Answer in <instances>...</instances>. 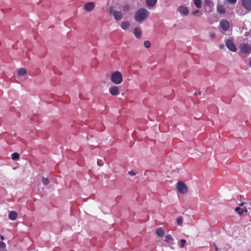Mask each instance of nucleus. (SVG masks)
Returning a JSON list of instances; mask_svg holds the SVG:
<instances>
[{
  "label": "nucleus",
  "mask_w": 251,
  "mask_h": 251,
  "mask_svg": "<svg viewBox=\"0 0 251 251\" xmlns=\"http://www.w3.org/2000/svg\"><path fill=\"white\" fill-rule=\"evenodd\" d=\"M149 15V12L145 8L139 9L135 14L134 19L135 21L138 23H142L146 19Z\"/></svg>",
  "instance_id": "obj_1"
},
{
  "label": "nucleus",
  "mask_w": 251,
  "mask_h": 251,
  "mask_svg": "<svg viewBox=\"0 0 251 251\" xmlns=\"http://www.w3.org/2000/svg\"><path fill=\"white\" fill-rule=\"evenodd\" d=\"M110 80L112 82L116 85L121 84L123 81L122 74L119 71H116L110 75Z\"/></svg>",
  "instance_id": "obj_2"
},
{
  "label": "nucleus",
  "mask_w": 251,
  "mask_h": 251,
  "mask_svg": "<svg viewBox=\"0 0 251 251\" xmlns=\"http://www.w3.org/2000/svg\"><path fill=\"white\" fill-rule=\"evenodd\" d=\"M239 50L241 53L249 54L251 53V46L248 43H242L239 46Z\"/></svg>",
  "instance_id": "obj_3"
},
{
  "label": "nucleus",
  "mask_w": 251,
  "mask_h": 251,
  "mask_svg": "<svg viewBox=\"0 0 251 251\" xmlns=\"http://www.w3.org/2000/svg\"><path fill=\"white\" fill-rule=\"evenodd\" d=\"M95 7V4L94 2H89L85 3L83 6L84 10L86 12H91Z\"/></svg>",
  "instance_id": "obj_4"
},
{
  "label": "nucleus",
  "mask_w": 251,
  "mask_h": 251,
  "mask_svg": "<svg viewBox=\"0 0 251 251\" xmlns=\"http://www.w3.org/2000/svg\"><path fill=\"white\" fill-rule=\"evenodd\" d=\"M221 28L224 31H227L229 28V23L226 20H222L220 23Z\"/></svg>",
  "instance_id": "obj_5"
},
{
  "label": "nucleus",
  "mask_w": 251,
  "mask_h": 251,
  "mask_svg": "<svg viewBox=\"0 0 251 251\" xmlns=\"http://www.w3.org/2000/svg\"><path fill=\"white\" fill-rule=\"evenodd\" d=\"M227 48L232 51L235 52L237 49L233 41L231 40H228L226 43Z\"/></svg>",
  "instance_id": "obj_6"
},
{
  "label": "nucleus",
  "mask_w": 251,
  "mask_h": 251,
  "mask_svg": "<svg viewBox=\"0 0 251 251\" xmlns=\"http://www.w3.org/2000/svg\"><path fill=\"white\" fill-rule=\"evenodd\" d=\"M109 91L112 96H117L119 94V89L117 86H113L109 88Z\"/></svg>",
  "instance_id": "obj_7"
},
{
  "label": "nucleus",
  "mask_w": 251,
  "mask_h": 251,
  "mask_svg": "<svg viewBox=\"0 0 251 251\" xmlns=\"http://www.w3.org/2000/svg\"><path fill=\"white\" fill-rule=\"evenodd\" d=\"M243 7L248 10H251V0H242Z\"/></svg>",
  "instance_id": "obj_8"
},
{
  "label": "nucleus",
  "mask_w": 251,
  "mask_h": 251,
  "mask_svg": "<svg viewBox=\"0 0 251 251\" xmlns=\"http://www.w3.org/2000/svg\"><path fill=\"white\" fill-rule=\"evenodd\" d=\"M155 233L159 237H163L165 235V232L163 227H160L156 229Z\"/></svg>",
  "instance_id": "obj_9"
},
{
  "label": "nucleus",
  "mask_w": 251,
  "mask_h": 251,
  "mask_svg": "<svg viewBox=\"0 0 251 251\" xmlns=\"http://www.w3.org/2000/svg\"><path fill=\"white\" fill-rule=\"evenodd\" d=\"M179 13L182 15H187L188 14V10L185 6H181L179 8Z\"/></svg>",
  "instance_id": "obj_10"
},
{
  "label": "nucleus",
  "mask_w": 251,
  "mask_h": 251,
  "mask_svg": "<svg viewBox=\"0 0 251 251\" xmlns=\"http://www.w3.org/2000/svg\"><path fill=\"white\" fill-rule=\"evenodd\" d=\"M17 216H18V214L16 211H11L9 212V213L8 214V218L11 220L14 221L16 219Z\"/></svg>",
  "instance_id": "obj_11"
},
{
  "label": "nucleus",
  "mask_w": 251,
  "mask_h": 251,
  "mask_svg": "<svg viewBox=\"0 0 251 251\" xmlns=\"http://www.w3.org/2000/svg\"><path fill=\"white\" fill-rule=\"evenodd\" d=\"M114 17L116 20L120 21L122 19L123 15L120 11H116L114 12Z\"/></svg>",
  "instance_id": "obj_12"
},
{
  "label": "nucleus",
  "mask_w": 251,
  "mask_h": 251,
  "mask_svg": "<svg viewBox=\"0 0 251 251\" xmlns=\"http://www.w3.org/2000/svg\"><path fill=\"white\" fill-rule=\"evenodd\" d=\"M133 32H134L135 36L137 38H141L142 31L140 28H139L138 27L134 28V29L133 30Z\"/></svg>",
  "instance_id": "obj_13"
},
{
  "label": "nucleus",
  "mask_w": 251,
  "mask_h": 251,
  "mask_svg": "<svg viewBox=\"0 0 251 251\" xmlns=\"http://www.w3.org/2000/svg\"><path fill=\"white\" fill-rule=\"evenodd\" d=\"M218 12L224 14L226 12L225 8L223 5H218L217 7Z\"/></svg>",
  "instance_id": "obj_14"
},
{
  "label": "nucleus",
  "mask_w": 251,
  "mask_h": 251,
  "mask_svg": "<svg viewBox=\"0 0 251 251\" xmlns=\"http://www.w3.org/2000/svg\"><path fill=\"white\" fill-rule=\"evenodd\" d=\"M176 187V188H187V186L184 182L181 181L177 182Z\"/></svg>",
  "instance_id": "obj_15"
},
{
  "label": "nucleus",
  "mask_w": 251,
  "mask_h": 251,
  "mask_svg": "<svg viewBox=\"0 0 251 251\" xmlns=\"http://www.w3.org/2000/svg\"><path fill=\"white\" fill-rule=\"evenodd\" d=\"M157 2V0H146V4L150 7L154 6Z\"/></svg>",
  "instance_id": "obj_16"
},
{
  "label": "nucleus",
  "mask_w": 251,
  "mask_h": 251,
  "mask_svg": "<svg viewBox=\"0 0 251 251\" xmlns=\"http://www.w3.org/2000/svg\"><path fill=\"white\" fill-rule=\"evenodd\" d=\"M26 70L24 68H20L17 71V74L20 76L24 75L26 74Z\"/></svg>",
  "instance_id": "obj_17"
},
{
  "label": "nucleus",
  "mask_w": 251,
  "mask_h": 251,
  "mask_svg": "<svg viewBox=\"0 0 251 251\" xmlns=\"http://www.w3.org/2000/svg\"><path fill=\"white\" fill-rule=\"evenodd\" d=\"M129 23L128 21L123 22L121 25V27L122 29H126L129 26Z\"/></svg>",
  "instance_id": "obj_18"
},
{
  "label": "nucleus",
  "mask_w": 251,
  "mask_h": 251,
  "mask_svg": "<svg viewBox=\"0 0 251 251\" xmlns=\"http://www.w3.org/2000/svg\"><path fill=\"white\" fill-rule=\"evenodd\" d=\"M173 238L170 234L167 235L165 236L164 241L166 242H169L173 241Z\"/></svg>",
  "instance_id": "obj_19"
},
{
  "label": "nucleus",
  "mask_w": 251,
  "mask_h": 251,
  "mask_svg": "<svg viewBox=\"0 0 251 251\" xmlns=\"http://www.w3.org/2000/svg\"><path fill=\"white\" fill-rule=\"evenodd\" d=\"M42 183L44 185H47L49 184L50 180L48 177L43 176L41 179Z\"/></svg>",
  "instance_id": "obj_20"
},
{
  "label": "nucleus",
  "mask_w": 251,
  "mask_h": 251,
  "mask_svg": "<svg viewBox=\"0 0 251 251\" xmlns=\"http://www.w3.org/2000/svg\"><path fill=\"white\" fill-rule=\"evenodd\" d=\"M194 3L195 6L198 8H201V0H194Z\"/></svg>",
  "instance_id": "obj_21"
},
{
  "label": "nucleus",
  "mask_w": 251,
  "mask_h": 251,
  "mask_svg": "<svg viewBox=\"0 0 251 251\" xmlns=\"http://www.w3.org/2000/svg\"><path fill=\"white\" fill-rule=\"evenodd\" d=\"M11 158L14 160H19L20 158V155L17 152H14L12 154Z\"/></svg>",
  "instance_id": "obj_22"
},
{
  "label": "nucleus",
  "mask_w": 251,
  "mask_h": 251,
  "mask_svg": "<svg viewBox=\"0 0 251 251\" xmlns=\"http://www.w3.org/2000/svg\"><path fill=\"white\" fill-rule=\"evenodd\" d=\"M123 9L124 12H128L130 9V6L129 4H126L123 7Z\"/></svg>",
  "instance_id": "obj_23"
},
{
  "label": "nucleus",
  "mask_w": 251,
  "mask_h": 251,
  "mask_svg": "<svg viewBox=\"0 0 251 251\" xmlns=\"http://www.w3.org/2000/svg\"><path fill=\"white\" fill-rule=\"evenodd\" d=\"M177 193L178 195H184L187 192L188 189H177Z\"/></svg>",
  "instance_id": "obj_24"
},
{
  "label": "nucleus",
  "mask_w": 251,
  "mask_h": 251,
  "mask_svg": "<svg viewBox=\"0 0 251 251\" xmlns=\"http://www.w3.org/2000/svg\"><path fill=\"white\" fill-rule=\"evenodd\" d=\"M235 211L238 213L239 215H242L244 213V209L239 207H236L235 208Z\"/></svg>",
  "instance_id": "obj_25"
},
{
  "label": "nucleus",
  "mask_w": 251,
  "mask_h": 251,
  "mask_svg": "<svg viewBox=\"0 0 251 251\" xmlns=\"http://www.w3.org/2000/svg\"><path fill=\"white\" fill-rule=\"evenodd\" d=\"M183 219L181 217H179L176 219V223L178 225H181L182 224Z\"/></svg>",
  "instance_id": "obj_26"
},
{
  "label": "nucleus",
  "mask_w": 251,
  "mask_h": 251,
  "mask_svg": "<svg viewBox=\"0 0 251 251\" xmlns=\"http://www.w3.org/2000/svg\"><path fill=\"white\" fill-rule=\"evenodd\" d=\"M144 46L146 48H149L151 47V43L149 41L144 42Z\"/></svg>",
  "instance_id": "obj_27"
},
{
  "label": "nucleus",
  "mask_w": 251,
  "mask_h": 251,
  "mask_svg": "<svg viewBox=\"0 0 251 251\" xmlns=\"http://www.w3.org/2000/svg\"><path fill=\"white\" fill-rule=\"evenodd\" d=\"M180 247L182 248L184 247V246H185V244H186V240H184V239H181L180 240Z\"/></svg>",
  "instance_id": "obj_28"
},
{
  "label": "nucleus",
  "mask_w": 251,
  "mask_h": 251,
  "mask_svg": "<svg viewBox=\"0 0 251 251\" xmlns=\"http://www.w3.org/2000/svg\"><path fill=\"white\" fill-rule=\"evenodd\" d=\"M6 247L5 244L3 242H0V248L4 249Z\"/></svg>",
  "instance_id": "obj_29"
},
{
  "label": "nucleus",
  "mask_w": 251,
  "mask_h": 251,
  "mask_svg": "<svg viewBox=\"0 0 251 251\" xmlns=\"http://www.w3.org/2000/svg\"><path fill=\"white\" fill-rule=\"evenodd\" d=\"M226 1L229 3L235 4L237 0H226Z\"/></svg>",
  "instance_id": "obj_30"
},
{
  "label": "nucleus",
  "mask_w": 251,
  "mask_h": 251,
  "mask_svg": "<svg viewBox=\"0 0 251 251\" xmlns=\"http://www.w3.org/2000/svg\"><path fill=\"white\" fill-rule=\"evenodd\" d=\"M109 12L110 13H112L114 14V12H116V11H115L114 8L112 7H111L109 8Z\"/></svg>",
  "instance_id": "obj_31"
},
{
  "label": "nucleus",
  "mask_w": 251,
  "mask_h": 251,
  "mask_svg": "<svg viewBox=\"0 0 251 251\" xmlns=\"http://www.w3.org/2000/svg\"><path fill=\"white\" fill-rule=\"evenodd\" d=\"M128 173L132 176H134L136 175V173L132 171H129Z\"/></svg>",
  "instance_id": "obj_32"
},
{
  "label": "nucleus",
  "mask_w": 251,
  "mask_h": 251,
  "mask_svg": "<svg viewBox=\"0 0 251 251\" xmlns=\"http://www.w3.org/2000/svg\"><path fill=\"white\" fill-rule=\"evenodd\" d=\"M215 37V34L214 33H211L210 34V37L211 38V39H213Z\"/></svg>",
  "instance_id": "obj_33"
},
{
  "label": "nucleus",
  "mask_w": 251,
  "mask_h": 251,
  "mask_svg": "<svg viewBox=\"0 0 251 251\" xmlns=\"http://www.w3.org/2000/svg\"><path fill=\"white\" fill-rule=\"evenodd\" d=\"M199 12V11L198 10H195V11H193L192 12V14L193 15H196L197 14V13H198Z\"/></svg>",
  "instance_id": "obj_34"
},
{
  "label": "nucleus",
  "mask_w": 251,
  "mask_h": 251,
  "mask_svg": "<svg viewBox=\"0 0 251 251\" xmlns=\"http://www.w3.org/2000/svg\"><path fill=\"white\" fill-rule=\"evenodd\" d=\"M224 47V45H219V48L221 49H223V48Z\"/></svg>",
  "instance_id": "obj_35"
},
{
  "label": "nucleus",
  "mask_w": 251,
  "mask_h": 251,
  "mask_svg": "<svg viewBox=\"0 0 251 251\" xmlns=\"http://www.w3.org/2000/svg\"><path fill=\"white\" fill-rule=\"evenodd\" d=\"M0 239H1V240H4V237H3V235H0Z\"/></svg>",
  "instance_id": "obj_36"
},
{
  "label": "nucleus",
  "mask_w": 251,
  "mask_h": 251,
  "mask_svg": "<svg viewBox=\"0 0 251 251\" xmlns=\"http://www.w3.org/2000/svg\"><path fill=\"white\" fill-rule=\"evenodd\" d=\"M97 163H98V165L99 166H102V164H101L100 163V162H99V161H98V162H97Z\"/></svg>",
  "instance_id": "obj_37"
},
{
  "label": "nucleus",
  "mask_w": 251,
  "mask_h": 251,
  "mask_svg": "<svg viewBox=\"0 0 251 251\" xmlns=\"http://www.w3.org/2000/svg\"><path fill=\"white\" fill-rule=\"evenodd\" d=\"M244 202H241V203L239 204V205H240V206H243V205H244Z\"/></svg>",
  "instance_id": "obj_38"
},
{
  "label": "nucleus",
  "mask_w": 251,
  "mask_h": 251,
  "mask_svg": "<svg viewBox=\"0 0 251 251\" xmlns=\"http://www.w3.org/2000/svg\"><path fill=\"white\" fill-rule=\"evenodd\" d=\"M244 212H247V209L246 208H244Z\"/></svg>",
  "instance_id": "obj_39"
},
{
  "label": "nucleus",
  "mask_w": 251,
  "mask_h": 251,
  "mask_svg": "<svg viewBox=\"0 0 251 251\" xmlns=\"http://www.w3.org/2000/svg\"><path fill=\"white\" fill-rule=\"evenodd\" d=\"M249 64H250V66L251 67V59L250 60Z\"/></svg>",
  "instance_id": "obj_40"
},
{
  "label": "nucleus",
  "mask_w": 251,
  "mask_h": 251,
  "mask_svg": "<svg viewBox=\"0 0 251 251\" xmlns=\"http://www.w3.org/2000/svg\"><path fill=\"white\" fill-rule=\"evenodd\" d=\"M198 94H200H200H201V93H196H196H195V95H198Z\"/></svg>",
  "instance_id": "obj_41"
}]
</instances>
